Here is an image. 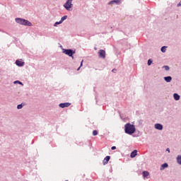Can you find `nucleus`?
Returning a JSON list of instances; mask_svg holds the SVG:
<instances>
[{"instance_id": "obj_1", "label": "nucleus", "mask_w": 181, "mask_h": 181, "mask_svg": "<svg viewBox=\"0 0 181 181\" xmlns=\"http://www.w3.org/2000/svg\"><path fill=\"white\" fill-rule=\"evenodd\" d=\"M136 129L135 128V125L132 124L131 123H127L124 125V132L128 135H132V134H135Z\"/></svg>"}, {"instance_id": "obj_2", "label": "nucleus", "mask_w": 181, "mask_h": 181, "mask_svg": "<svg viewBox=\"0 0 181 181\" xmlns=\"http://www.w3.org/2000/svg\"><path fill=\"white\" fill-rule=\"evenodd\" d=\"M15 21L16 23H18V25H22L23 26H32V23L24 18H15Z\"/></svg>"}, {"instance_id": "obj_3", "label": "nucleus", "mask_w": 181, "mask_h": 181, "mask_svg": "<svg viewBox=\"0 0 181 181\" xmlns=\"http://www.w3.org/2000/svg\"><path fill=\"white\" fill-rule=\"evenodd\" d=\"M63 53H64V54H66L69 57H71V59H74V57L73 56V54H76V51L71 49H63Z\"/></svg>"}, {"instance_id": "obj_4", "label": "nucleus", "mask_w": 181, "mask_h": 181, "mask_svg": "<svg viewBox=\"0 0 181 181\" xmlns=\"http://www.w3.org/2000/svg\"><path fill=\"white\" fill-rule=\"evenodd\" d=\"M71 2H73V0H67L66 2L64 4V7L65 9H66V11H70V9L73 8V4Z\"/></svg>"}, {"instance_id": "obj_5", "label": "nucleus", "mask_w": 181, "mask_h": 181, "mask_svg": "<svg viewBox=\"0 0 181 181\" xmlns=\"http://www.w3.org/2000/svg\"><path fill=\"white\" fill-rule=\"evenodd\" d=\"M98 56L100 59H105V51L103 49H100L98 52Z\"/></svg>"}, {"instance_id": "obj_6", "label": "nucleus", "mask_w": 181, "mask_h": 181, "mask_svg": "<svg viewBox=\"0 0 181 181\" xmlns=\"http://www.w3.org/2000/svg\"><path fill=\"white\" fill-rule=\"evenodd\" d=\"M71 105V103H60L59 105V107H60V108H66L67 107H70Z\"/></svg>"}, {"instance_id": "obj_7", "label": "nucleus", "mask_w": 181, "mask_h": 181, "mask_svg": "<svg viewBox=\"0 0 181 181\" xmlns=\"http://www.w3.org/2000/svg\"><path fill=\"white\" fill-rule=\"evenodd\" d=\"M154 128L158 131H162V129H163V125L159 123H156L154 124Z\"/></svg>"}, {"instance_id": "obj_8", "label": "nucleus", "mask_w": 181, "mask_h": 181, "mask_svg": "<svg viewBox=\"0 0 181 181\" xmlns=\"http://www.w3.org/2000/svg\"><path fill=\"white\" fill-rule=\"evenodd\" d=\"M16 66H18V67H23V66H25V62H22L19 59H17L16 61Z\"/></svg>"}, {"instance_id": "obj_9", "label": "nucleus", "mask_w": 181, "mask_h": 181, "mask_svg": "<svg viewBox=\"0 0 181 181\" xmlns=\"http://www.w3.org/2000/svg\"><path fill=\"white\" fill-rule=\"evenodd\" d=\"M110 159H111V157L110 156H107L103 161V165H107L110 161Z\"/></svg>"}, {"instance_id": "obj_10", "label": "nucleus", "mask_w": 181, "mask_h": 181, "mask_svg": "<svg viewBox=\"0 0 181 181\" xmlns=\"http://www.w3.org/2000/svg\"><path fill=\"white\" fill-rule=\"evenodd\" d=\"M112 4H117V5H119V4H121V1L120 0H113L109 2V5H112Z\"/></svg>"}, {"instance_id": "obj_11", "label": "nucleus", "mask_w": 181, "mask_h": 181, "mask_svg": "<svg viewBox=\"0 0 181 181\" xmlns=\"http://www.w3.org/2000/svg\"><path fill=\"white\" fill-rule=\"evenodd\" d=\"M169 165L167 163H165L161 165L160 170H163L164 169H166V168H168Z\"/></svg>"}, {"instance_id": "obj_12", "label": "nucleus", "mask_w": 181, "mask_h": 181, "mask_svg": "<svg viewBox=\"0 0 181 181\" xmlns=\"http://www.w3.org/2000/svg\"><path fill=\"white\" fill-rule=\"evenodd\" d=\"M173 98L175 100V101H179V100H180V95H179L177 93H174Z\"/></svg>"}, {"instance_id": "obj_13", "label": "nucleus", "mask_w": 181, "mask_h": 181, "mask_svg": "<svg viewBox=\"0 0 181 181\" xmlns=\"http://www.w3.org/2000/svg\"><path fill=\"white\" fill-rule=\"evenodd\" d=\"M138 153V151L137 150H134L133 151L131 154L130 156L131 158H135V156H136V154Z\"/></svg>"}, {"instance_id": "obj_14", "label": "nucleus", "mask_w": 181, "mask_h": 181, "mask_svg": "<svg viewBox=\"0 0 181 181\" xmlns=\"http://www.w3.org/2000/svg\"><path fill=\"white\" fill-rule=\"evenodd\" d=\"M164 80L166 83H170L172 81V76H165L164 77Z\"/></svg>"}, {"instance_id": "obj_15", "label": "nucleus", "mask_w": 181, "mask_h": 181, "mask_svg": "<svg viewBox=\"0 0 181 181\" xmlns=\"http://www.w3.org/2000/svg\"><path fill=\"white\" fill-rule=\"evenodd\" d=\"M177 163L181 165V155H178L176 158Z\"/></svg>"}, {"instance_id": "obj_16", "label": "nucleus", "mask_w": 181, "mask_h": 181, "mask_svg": "<svg viewBox=\"0 0 181 181\" xmlns=\"http://www.w3.org/2000/svg\"><path fill=\"white\" fill-rule=\"evenodd\" d=\"M148 176H149V172H148V171H143L144 179H145V177H148Z\"/></svg>"}, {"instance_id": "obj_17", "label": "nucleus", "mask_w": 181, "mask_h": 181, "mask_svg": "<svg viewBox=\"0 0 181 181\" xmlns=\"http://www.w3.org/2000/svg\"><path fill=\"white\" fill-rule=\"evenodd\" d=\"M168 48V47L166 46H163L161 47L160 51L162 52V53H166V49Z\"/></svg>"}, {"instance_id": "obj_18", "label": "nucleus", "mask_w": 181, "mask_h": 181, "mask_svg": "<svg viewBox=\"0 0 181 181\" xmlns=\"http://www.w3.org/2000/svg\"><path fill=\"white\" fill-rule=\"evenodd\" d=\"M66 19H67V16H64L63 17L61 18V20L59 21H61V23H62V22H64Z\"/></svg>"}, {"instance_id": "obj_19", "label": "nucleus", "mask_w": 181, "mask_h": 181, "mask_svg": "<svg viewBox=\"0 0 181 181\" xmlns=\"http://www.w3.org/2000/svg\"><path fill=\"white\" fill-rule=\"evenodd\" d=\"M163 69H165V71H169V70H170V68L169 67V66H163Z\"/></svg>"}, {"instance_id": "obj_20", "label": "nucleus", "mask_w": 181, "mask_h": 181, "mask_svg": "<svg viewBox=\"0 0 181 181\" xmlns=\"http://www.w3.org/2000/svg\"><path fill=\"white\" fill-rule=\"evenodd\" d=\"M57 25H62V21H59L55 22V23L54 24V26L56 28Z\"/></svg>"}, {"instance_id": "obj_21", "label": "nucleus", "mask_w": 181, "mask_h": 181, "mask_svg": "<svg viewBox=\"0 0 181 181\" xmlns=\"http://www.w3.org/2000/svg\"><path fill=\"white\" fill-rule=\"evenodd\" d=\"M23 108V105L22 104L17 105V110H22Z\"/></svg>"}, {"instance_id": "obj_22", "label": "nucleus", "mask_w": 181, "mask_h": 181, "mask_svg": "<svg viewBox=\"0 0 181 181\" xmlns=\"http://www.w3.org/2000/svg\"><path fill=\"white\" fill-rule=\"evenodd\" d=\"M14 84H21V86H23V83H22V82H21L19 81H15Z\"/></svg>"}, {"instance_id": "obj_23", "label": "nucleus", "mask_w": 181, "mask_h": 181, "mask_svg": "<svg viewBox=\"0 0 181 181\" xmlns=\"http://www.w3.org/2000/svg\"><path fill=\"white\" fill-rule=\"evenodd\" d=\"M93 136H95L98 135V132H97V130H94L93 132Z\"/></svg>"}, {"instance_id": "obj_24", "label": "nucleus", "mask_w": 181, "mask_h": 181, "mask_svg": "<svg viewBox=\"0 0 181 181\" xmlns=\"http://www.w3.org/2000/svg\"><path fill=\"white\" fill-rule=\"evenodd\" d=\"M83 62H84V60H82V61H81L80 66L77 69V71H78V70H80V69H81V66H83Z\"/></svg>"}, {"instance_id": "obj_25", "label": "nucleus", "mask_w": 181, "mask_h": 181, "mask_svg": "<svg viewBox=\"0 0 181 181\" xmlns=\"http://www.w3.org/2000/svg\"><path fill=\"white\" fill-rule=\"evenodd\" d=\"M147 64H148V66H151V64H152V61L151 59H148Z\"/></svg>"}, {"instance_id": "obj_26", "label": "nucleus", "mask_w": 181, "mask_h": 181, "mask_svg": "<svg viewBox=\"0 0 181 181\" xmlns=\"http://www.w3.org/2000/svg\"><path fill=\"white\" fill-rule=\"evenodd\" d=\"M112 151H115V149H117V147L116 146H112L111 148Z\"/></svg>"}, {"instance_id": "obj_27", "label": "nucleus", "mask_w": 181, "mask_h": 181, "mask_svg": "<svg viewBox=\"0 0 181 181\" xmlns=\"http://www.w3.org/2000/svg\"><path fill=\"white\" fill-rule=\"evenodd\" d=\"M166 151L170 153V149H169V148H167Z\"/></svg>"}, {"instance_id": "obj_28", "label": "nucleus", "mask_w": 181, "mask_h": 181, "mask_svg": "<svg viewBox=\"0 0 181 181\" xmlns=\"http://www.w3.org/2000/svg\"><path fill=\"white\" fill-rule=\"evenodd\" d=\"M177 7L179 6H181V3H179L177 5Z\"/></svg>"}, {"instance_id": "obj_29", "label": "nucleus", "mask_w": 181, "mask_h": 181, "mask_svg": "<svg viewBox=\"0 0 181 181\" xmlns=\"http://www.w3.org/2000/svg\"><path fill=\"white\" fill-rule=\"evenodd\" d=\"M115 71H116V69H112V71L113 73H115Z\"/></svg>"}]
</instances>
